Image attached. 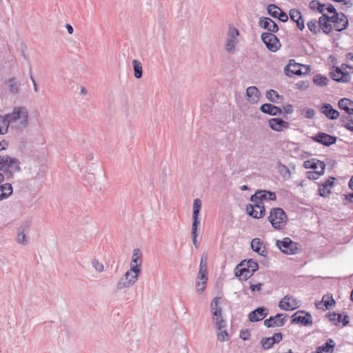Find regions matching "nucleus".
Masks as SVG:
<instances>
[{
    "mask_svg": "<svg viewBox=\"0 0 353 353\" xmlns=\"http://www.w3.org/2000/svg\"><path fill=\"white\" fill-rule=\"evenodd\" d=\"M7 127L14 130H23L28 127V111L26 107H14L12 112L6 114Z\"/></svg>",
    "mask_w": 353,
    "mask_h": 353,
    "instance_id": "obj_1",
    "label": "nucleus"
},
{
    "mask_svg": "<svg viewBox=\"0 0 353 353\" xmlns=\"http://www.w3.org/2000/svg\"><path fill=\"white\" fill-rule=\"evenodd\" d=\"M0 170L3 172L4 178L12 180L14 174L21 170L20 161L8 155H0Z\"/></svg>",
    "mask_w": 353,
    "mask_h": 353,
    "instance_id": "obj_2",
    "label": "nucleus"
},
{
    "mask_svg": "<svg viewBox=\"0 0 353 353\" xmlns=\"http://www.w3.org/2000/svg\"><path fill=\"white\" fill-rule=\"evenodd\" d=\"M239 35V30L232 24H230L225 43V49L228 53L234 54L237 52Z\"/></svg>",
    "mask_w": 353,
    "mask_h": 353,
    "instance_id": "obj_3",
    "label": "nucleus"
},
{
    "mask_svg": "<svg viewBox=\"0 0 353 353\" xmlns=\"http://www.w3.org/2000/svg\"><path fill=\"white\" fill-rule=\"evenodd\" d=\"M287 214L281 208H274L270 212L268 221L275 230H282L287 222Z\"/></svg>",
    "mask_w": 353,
    "mask_h": 353,
    "instance_id": "obj_4",
    "label": "nucleus"
},
{
    "mask_svg": "<svg viewBox=\"0 0 353 353\" xmlns=\"http://www.w3.org/2000/svg\"><path fill=\"white\" fill-rule=\"evenodd\" d=\"M140 273L135 266L128 270L117 284V289L121 290L131 288L137 281Z\"/></svg>",
    "mask_w": 353,
    "mask_h": 353,
    "instance_id": "obj_5",
    "label": "nucleus"
},
{
    "mask_svg": "<svg viewBox=\"0 0 353 353\" xmlns=\"http://www.w3.org/2000/svg\"><path fill=\"white\" fill-rule=\"evenodd\" d=\"M284 72L290 77L293 75L301 76L310 73V68L309 65L297 63L294 59H291L289 63L285 66Z\"/></svg>",
    "mask_w": 353,
    "mask_h": 353,
    "instance_id": "obj_6",
    "label": "nucleus"
},
{
    "mask_svg": "<svg viewBox=\"0 0 353 353\" xmlns=\"http://www.w3.org/2000/svg\"><path fill=\"white\" fill-rule=\"evenodd\" d=\"M276 247L284 254L293 255L299 252V244L293 241L289 237H285L282 240L276 241Z\"/></svg>",
    "mask_w": 353,
    "mask_h": 353,
    "instance_id": "obj_7",
    "label": "nucleus"
},
{
    "mask_svg": "<svg viewBox=\"0 0 353 353\" xmlns=\"http://www.w3.org/2000/svg\"><path fill=\"white\" fill-rule=\"evenodd\" d=\"M261 40L271 52H274L281 47L279 39L272 33H263L261 34Z\"/></svg>",
    "mask_w": 353,
    "mask_h": 353,
    "instance_id": "obj_8",
    "label": "nucleus"
},
{
    "mask_svg": "<svg viewBox=\"0 0 353 353\" xmlns=\"http://www.w3.org/2000/svg\"><path fill=\"white\" fill-rule=\"evenodd\" d=\"M292 317V323H293L301 324L304 326L312 325L313 323L311 314L305 310L297 311Z\"/></svg>",
    "mask_w": 353,
    "mask_h": 353,
    "instance_id": "obj_9",
    "label": "nucleus"
},
{
    "mask_svg": "<svg viewBox=\"0 0 353 353\" xmlns=\"http://www.w3.org/2000/svg\"><path fill=\"white\" fill-rule=\"evenodd\" d=\"M276 199V194L274 192L268 190H257L254 194L250 197L252 203L263 204L265 200L275 201Z\"/></svg>",
    "mask_w": 353,
    "mask_h": 353,
    "instance_id": "obj_10",
    "label": "nucleus"
},
{
    "mask_svg": "<svg viewBox=\"0 0 353 353\" xmlns=\"http://www.w3.org/2000/svg\"><path fill=\"white\" fill-rule=\"evenodd\" d=\"M254 204H248L245 210L247 214L254 218L261 219L264 216L265 214V209L263 204L253 203Z\"/></svg>",
    "mask_w": 353,
    "mask_h": 353,
    "instance_id": "obj_11",
    "label": "nucleus"
},
{
    "mask_svg": "<svg viewBox=\"0 0 353 353\" xmlns=\"http://www.w3.org/2000/svg\"><path fill=\"white\" fill-rule=\"evenodd\" d=\"M286 314H277L274 316H270L264 321V325L267 327H282L286 322Z\"/></svg>",
    "mask_w": 353,
    "mask_h": 353,
    "instance_id": "obj_12",
    "label": "nucleus"
},
{
    "mask_svg": "<svg viewBox=\"0 0 353 353\" xmlns=\"http://www.w3.org/2000/svg\"><path fill=\"white\" fill-rule=\"evenodd\" d=\"M311 139L317 143H319L325 146H330L336 142L337 138L336 137L330 135L325 132H319L316 135L312 136Z\"/></svg>",
    "mask_w": 353,
    "mask_h": 353,
    "instance_id": "obj_13",
    "label": "nucleus"
},
{
    "mask_svg": "<svg viewBox=\"0 0 353 353\" xmlns=\"http://www.w3.org/2000/svg\"><path fill=\"white\" fill-rule=\"evenodd\" d=\"M303 167L306 169L314 170V172H316V174H323L324 173L325 164L323 161L312 159L304 161Z\"/></svg>",
    "mask_w": 353,
    "mask_h": 353,
    "instance_id": "obj_14",
    "label": "nucleus"
},
{
    "mask_svg": "<svg viewBox=\"0 0 353 353\" xmlns=\"http://www.w3.org/2000/svg\"><path fill=\"white\" fill-rule=\"evenodd\" d=\"M330 75L332 79L337 82L348 83L351 80L350 74L338 67L330 73Z\"/></svg>",
    "mask_w": 353,
    "mask_h": 353,
    "instance_id": "obj_15",
    "label": "nucleus"
},
{
    "mask_svg": "<svg viewBox=\"0 0 353 353\" xmlns=\"http://www.w3.org/2000/svg\"><path fill=\"white\" fill-rule=\"evenodd\" d=\"M259 26L268 30L269 33H275L279 30V26L277 24L268 17H261L259 21Z\"/></svg>",
    "mask_w": 353,
    "mask_h": 353,
    "instance_id": "obj_16",
    "label": "nucleus"
},
{
    "mask_svg": "<svg viewBox=\"0 0 353 353\" xmlns=\"http://www.w3.org/2000/svg\"><path fill=\"white\" fill-rule=\"evenodd\" d=\"M4 180V175L0 173V183ZM13 192L12 186L10 183H6L0 185V201L8 198Z\"/></svg>",
    "mask_w": 353,
    "mask_h": 353,
    "instance_id": "obj_17",
    "label": "nucleus"
},
{
    "mask_svg": "<svg viewBox=\"0 0 353 353\" xmlns=\"http://www.w3.org/2000/svg\"><path fill=\"white\" fill-rule=\"evenodd\" d=\"M268 123L270 128L276 132H281L289 128V123L280 118L270 119Z\"/></svg>",
    "mask_w": 353,
    "mask_h": 353,
    "instance_id": "obj_18",
    "label": "nucleus"
},
{
    "mask_svg": "<svg viewBox=\"0 0 353 353\" xmlns=\"http://www.w3.org/2000/svg\"><path fill=\"white\" fill-rule=\"evenodd\" d=\"M267 311H268V310L266 307H257L256 309L252 311L249 314L248 318H249L250 321L258 322V321L263 319L268 315Z\"/></svg>",
    "mask_w": 353,
    "mask_h": 353,
    "instance_id": "obj_19",
    "label": "nucleus"
},
{
    "mask_svg": "<svg viewBox=\"0 0 353 353\" xmlns=\"http://www.w3.org/2000/svg\"><path fill=\"white\" fill-rule=\"evenodd\" d=\"M208 272V254H203L201 258L199 264V270L197 275V280H205L208 281L207 277Z\"/></svg>",
    "mask_w": 353,
    "mask_h": 353,
    "instance_id": "obj_20",
    "label": "nucleus"
},
{
    "mask_svg": "<svg viewBox=\"0 0 353 353\" xmlns=\"http://www.w3.org/2000/svg\"><path fill=\"white\" fill-rule=\"evenodd\" d=\"M289 15L292 21L296 23V27L303 30L305 28L304 19L301 12L297 9H291L289 12Z\"/></svg>",
    "mask_w": 353,
    "mask_h": 353,
    "instance_id": "obj_21",
    "label": "nucleus"
},
{
    "mask_svg": "<svg viewBox=\"0 0 353 353\" xmlns=\"http://www.w3.org/2000/svg\"><path fill=\"white\" fill-rule=\"evenodd\" d=\"M320 110L330 119H336L340 117L339 111L334 109L330 103H323Z\"/></svg>",
    "mask_w": 353,
    "mask_h": 353,
    "instance_id": "obj_22",
    "label": "nucleus"
},
{
    "mask_svg": "<svg viewBox=\"0 0 353 353\" xmlns=\"http://www.w3.org/2000/svg\"><path fill=\"white\" fill-rule=\"evenodd\" d=\"M251 248L253 251L262 256H265L267 250L263 241L259 238H254L251 241Z\"/></svg>",
    "mask_w": 353,
    "mask_h": 353,
    "instance_id": "obj_23",
    "label": "nucleus"
},
{
    "mask_svg": "<svg viewBox=\"0 0 353 353\" xmlns=\"http://www.w3.org/2000/svg\"><path fill=\"white\" fill-rule=\"evenodd\" d=\"M260 110L267 114L271 116L280 115L282 113V110L274 105L271 103H264L260 107Z\"/></svg>",
    "mask_w": 353,
    "mask_h": 353,
    "instance_id": "obj_24",
    "label": "nucleus"
},
{
    "mask_svg": "<svg viewBox=\"0 0 353 353\" xmlns=\"http://www.w3.org/2000/svg\"><path fill=\"white\" fill-rule=\"evenodd\" d=\"M251 270L247 266H240V263L237 265L235 269V276L239 277L240 280L246 281L253 274H251Z\"/></svg>",
    "mask_w": 353,
    "mask_h": 353,
    "instance_id": "obj_25",
    "label": "nucleus"
},
{
    "mask_svg": "<svg viewBox=\"0 0 353 353\" xmlns=\"http://www.w3.org/2000/svg\"><path fill=\"white\" fill-rule=\"evenodd\" d=\"M334 347V341L332 339H328L324 344L316 348V353H332Z\"/></svg>",
    "mask_w": 353,
    "mask_h": 353,
    "instance_id": "obj_26",
    "label": "nucleus"
},
{
    "mask_svg": "<svg viewBox=\"0 0 353 353\" xmlns=\"http://www.w3.org/2000/svg\"><path fill=\"white\" fill-rule=\"evenodd\" d=\"M319 23L320 31L322 30L325 34H328L333 30L332 25L327 21V14H323L319 18Z\"/></svg>",
    "mask_w": 353,
    "mask_h": 353,
    "instance_id": "obj_27",
    "label": "nucleus"
},
{
    "mask_svg": "<svg viewBox=\"0 0 353 353\" xmlns=\"http://www.w3.org/2000/svg\"><path fill=\"white\" fill-rule=\"evenodd\" d=\"M246 96L250 103H254L259 101L260 92L256 86H250L246 90Z\"/></svg>",
    "mask_w": 353,
    "mask_h": 353,
    "instance_id": "obj_28",
    "label": "nucleus"
},
{
    "mask_svg": "<svg viewBox=\"0 0 353 353\" xmlns=\"http://www.w3.org/2000/svg\"><path fill=\"white\" fill-rule=\"evenodd\" d=\"M348 25L347 17L344 13L341 12L339 20H336V23L332 27L336 31L341 32L345 30L348 27Z\"/></svg>",
    "mask_w": 353,
    "mask_h": 353,
    "instance_id": "obj_29",
    "label": "nucleus"
},
{
    "mask_svg": "<svg viewBox=\"0 0 353 353\" xmlns=\"http://www.w3.org/2000/svg\"><path fill=\"white\" fill-rule=\"evenodd\" d=\"M338 105L340 109L346 112L347 115L353 114V101L352 100L347 98L341 99L339 101Z\"/></svg>",
    "mask_w": 353,
    "mask_h": 353,
    "instance_id": "obj_30",
    "label": "nucleus"
},
{
    "mask_svg": "<svg viewBox=\"0 0 353 353\" xmlns=\"http://www.w3.org/2000/svg\"><path fill=\"white\" fill-rule=\"evenodd\" d=\"M141 256L142 254L139 249H134L133 251V255L132 257V261L130 262V268L132 269V267L135 266L136 268L139 271V273H141Z\"/></svg>",
    "mask_w": 353,
    "mask_h": 353,
    "instance_id": "obj_31",
    "label": "nucleus"
},
{
    "mask_svg": "<svg viewBox=\"0 0 353 353\" xmlns=\"http://www.w3.org/2000/svg\"><path fill=\"white\" fill-rule=\"evenodd\" d=\"M340 121L345 128L353 132V113L350 114V115H341L340 117Z\"/></svg>",
    "mask_w": 353,
    "mask_h": 353,
    "instance_id": "obj_32",
    "label": "nucleus"
},
{
    "mask_svg": "<svg viewBox=\"0 0 353 353\" xmlns=\"http://www.w3.org/2000/svg\"><path fill=\"white\" fill-rule=\"evenodd\" d=\"M212 322L217 330H221L227 327V322L223 319L222 312L216 314V316L212 315Z\"/></svg>",
    "mask_w": 353,
    "mask_h": 353,
    "instance_id": "obj_33",
    "label": "nucleus"
},
{
    "mask_svg": "<svg viewBox=\"0 0 353 353\" xmlns=\"http://www.w3.org/2000/svg\"><path fill=\"white\" fill-rule=\"evenodd\" d=\"M323 303L326 309H330V307L335 304V301L332 298V296L325 295L323 297V299L321 302H318L316 303V307L318 309L321 308V305Z\"/></svg>",
    "mask_w": 353,
    "mask_h": 353,
    "instance_id": "obj_34",
    "label": "nucleus"
},
{
    "mask_svg": "<svg viewBox=\"0 0 353 353\" xmlns=\"http://www.w3.org/2000/svg\"><path fill=\"white\" fill-rule=\"evenodd\" d=\"M133 70H134V75L137 79H140L143 76V67L141 61L134 59L132 62Z\"/></svg>",
    "mask_w": 353,
    "mask_h": 353,
    "instance_id": "obj_35",
    "label": "nucleus"
},
{
    "mask_svg": "<svg viewBox=\"0 0 353 353\" xmlns=\"http://www.w3.org/2000/svg\"><path fill=\"white\" fill-rule=\"evenodd\" d=\"M240 266H247L251 270V274H253L259 269V265L256 261L250 259L249 260H243L240 263Z\"/></svg>",
    "mask_w": 353,
    "mask_h": 353,
    "instance_id": "obj_36",
    "label": "nucleus"
},
{
    "mask_svg": "<svg viewBox=\"0 0 353 353\" xmlns=\"http://www.w3.org/2000/svg\"><path fill=\"white\" fill-rule=\"evenodd\" d=\"M7 85L9 88V92L12 94H17L19 92L20 83L17 82L15 78H10L7 81Z\"/></svg>",
    "mask_w": 353,
    "mask_h": 353,
    "instance_id": "obj_37",
    "label": "nucleus"
},
{
    "mask_svg": "<svg viewBox=\"0 0 353 353\" xmlns=\"http://www.w3.org/2000/svg\"><path fill=\"white\" fill-rule=\"evenodd\" d=\"M219 301L220 298L216 296L211 302L210 310L214 316H216V314L222 312V308L219 306Z\"/></svg>",
    "mask_w": 353,
    "mask_h": 353,
    "instance_id": "obj_38",
    "label": "nucleus"
},
{
    "mask_svg": "<svg viewBox=\"0 0 353 353\" xmlns=\"http://www.w3.org/2000/svg\"><path fill=\"white\" fill-rule=\"evenodd\" d=\"M266 98L271 102L277 103L279 100L282 99L283 97L279 95L277 91L274 90H270L266 92Z\"/></svg>",
    "mask_w": 353,
    "mask_h": 353,
    "instance_id": "obj_39",
    "label": "nucleus"
},
{
    "mask_svg": "<svg viewBox=\"0 0 353 353\" xmlns=\"http://www.w3.org/2000/svg\"><path fill=\"white\" fill-rule=\"evenodd\" d=\"M307 26L310 31L313 34H316L320 32L319 20L311 19L307 22Z\"/></svg>",
    "mask_w": 353,
    "mask_h": 353,
    "instance_id": "obj_40",
    "label": "nucleus"
},
{
    "mask_svg": "<svg viewBox=\"0 0 353 353\" xmlns=\"http://www.w3.org/2000/svg\"><path fill=\"white\" fill-rule=\"evenodd\" d=\"M328 81L329 80L326 77L323 76L320 74H316L313 77V81L314 84L321 87L326 85L327 84Z\"/></svg>",
    "mask_w": 353,
    "mask_h": 353,
    "instance_id": "obj_41",
    "label": "nucleus"
},
{
    "mask_svg": "<svg viewBox=\"0 0 353 353\" xmlns=\"http://www.w3.org/2000/svg\"><path fill=\"white\" fill-rule=\"evenodd\" d=\"M285 300L289 301L290 306L292 307V310H294L300 306V301L294 297L292 295H285Z\"/></svg>",
    "mask_w": 353,
    "mask_h": 353,
    "instance_id": "obj_42",
    "label": "nucleus"
},
{
    "mask_svg": "<svg viewBox=\"0 0 353 353\" xmlns=\"http://www.w3.org/2000/svg\"><path fill=\"white\" fill-rule=\"evenodd\" d=\"M17 241L18 243L23 245H26L27 243L26 236L23 227H20L17 230Z\"/></svg>",
    "mask_w": 353,
    "mask_h": 353,
    "instance_id": "obj_43",
    "label": "nucleus"
},
{
    "mask_svg": "<svg viewBox=\"0 0 353 353\" xmlns=\"http://www.w3.org/2000/svg\"><path fill=\"white\" fill-rule=\"evenodd\" d=\"M219 332H217V339L221 342H224L229 340V335L226 330V328H223L221 330H218Z\"/></svg>",
    "mask_w": 353,
    "mask_h": 353,
    "instance_id": "obj_44",
    "label": "nucleus"
},
{
    "mask_svg": "<svg viewBox=\"0 0 353 353\" xmlns=\"http://www.w3.org/2000/svg\"><path fill=\"white\" fill-rule=\"evenodd\" d=\"M261 343L263 349L269 350L273 347L274 343H272V337L263 338L261 341Z\"/></svg>",
    "mask_w": 353,
    "mask_h": 353,
    "instance_id": "obj_45",
    "label": "nucleus"
},
{
    "mask_svg": "<svg viewBox=\"0 0 353 353\" xmlns=\"http://www.w3.org/2000/svg\"><path fill=\"white\" fill-rule=\"evenodd\" d=\"M280 8L274 5V4H270L268 6V12L270 15H271L272 17L274 18H276L277 17V15L279 14V11Z\"/></svg>",
    "mask_w": 353,
    "mask_h": 353,
    "instance_id": "obj_46",
    "label": "nucleus"
},
{
    "mask_svg": "<svg viewBox=\"0 0 353 353\" xmlns=\"http://www.w3.org/2000/svg\"><path fill=\"white\" fill-rule=\"evenodd\" d=\"M7 121L6 120V115L2 117L0 115V134H4L8 132V127H7Z\"/></svg>",
    "mask_w": 353,
    "mask_h": 353,
    "instance_id": "obj_47",
    "label": "nucleus"
},
{
    "mask_svg": "<svg viewBox=\"0 0 353 353\" xmlns=\"http://www.w3.org/2000/svg\"><path fill=\"white\" fill-rule=\"evenodd\" d=\"M201 208V201L199 199H195L193 202L192 215L199 216Z\"/></svg>",
    "mask_w": 353,
    "mask_h": 353,
    "instance_id": "obj_48",
    "label": "nucleus"
},
{
    "mask_svg": "<svg viewBox=\"0 0 353 353\" xmlns=\"http://www.w3.org/2000/svg\"><path fill=\"white\" fill-rule=\"evenodd\" d=\"M279 307L283 310H292V307L290 306V302L289 301L285 300V296L279 303Z\"/></svg>",
    "mask_w": 353,
    "mask_h": 353,
    "instance_id": "obj_49",
    "label": "nucleus"
},
{
    "mask_svg": "<svg viewBox=\"0 0 353 353\" xmlns=\"http://www.w3.org/2000/svg\"><path fill=\"white\" fill-rule=\"evenodd\" d=\"M207 281H205V280H197L196 281V292L199 294H201L204 291Z\"/></svg>",
    "mask_w": 353,
    "mask_h": 353,
    "instance_id": "obj_50",
    "label": "nucleus"
},
{
    "mask_svg": "<svg viewBox=\"0 0 353 353\" xmlns=\"http://www.w3.org/2000/svg\"><path fill=\"white\" fill-rule=\"evenodd\" d=\"M319 194L322 197H326L330 194V190L327 186L321 183L319 188Z\"/></svg>",
    "mask_w": 353,
    "mask_h": 353,
    "instance_id": "obj_51",
    "label": "nucleus"
},
{
    "mask_svg": "<svg viewBox=\"0 0 353 353\" xmlns=\"http://www.w3.org/2000/svg\"><path fill=\"white\" fill-rule=\"evenodd\" d=\"M92 267L99 272H101L104 270L103 265L100 263L97 259H94L92 260Z\"/></svg>",
    "mask_w": 353,
    "mask_h": 353,
    "instance_id": "obj_52",
    "label": "nucleus"
},
{
    "mask_svg": "<svg viewBox=\"0 0 353 353\" xmlns=\"http://www.w3.org/2000/svg\"><path fill=\"white\" fill-rule=\"evenodd\" d=\"M279 172L283 176H288V177L291 176V172L290 169L285 165H280L279 166Z\"/></svg>",
    "mask_w": 353,
    "mask_h": 353,
    "instance_id": "obj_53",
    "label": "nucleus"
},
{
    "mask_svg": "<svg viewBox=\"0 0 353 353\" xmlns=\"http://www.w3.org/2000/svg\"><path fill=\"white\" fill-rule=\"evenodd\" d=\"M193 223L192 225V232L197 233L198 226L200 225V221L198 216L192 215Z\"/></svg>",
    "mask_w": 353,
    "mask_h": 353,
    "instance_id": "obj_54",
    "label": "nucleus"
},
{
    "mask_svg": "<svg viewBox=\"0 0 353 353\" xmlns=\"http://www.w3.org/2000/svg\"><path fill=\"white\" fill-rule=\"evenodd\" d=\"M250 332L248 330H241L239 336L243 341H248L250 338Z\"/></svg>",
    "mask_w": 353,
    "mask_h": 353,
    "instance_id": "obj_55",
    "label": "nucleus"
},
{
    "mask_svg": "<svg viewBox=\"0 0 353 353\" xmlns=\"http://www.w3.org/2000/svg\"><path fill=\"white\" fill-rule=\"evenodd\" d=\"M276 18H278L282 22H286L288 20V14L281 9L279 10V12Z\"/></svg>",
    "mask_w": 353,
    "mask_h": 353,
    "instance_id": "obj_56",
    "label": "nucleus"
},
{
    "mask_svg": "<svg viewBox=\"0 0 353 353\" xmlns=\"http://www.w3.org/2000/svg\"><path fill=\"white\" fill-rule=\"evenodd\" d=\"M336 179L335 177H330L328 179H327L324 183H323V185H325L327 186V188H332L334 185V181H336Z\"/></svg>",
    "mask_w": 353,
    "mask_h": 353,
    "instance_id": "obj_57",
    "label": "nucleus"
},
{
    "mask_svg": "<svg viewBox=\"0 0 353 353\" xmlns=\"http://www.w3.org/2000/svg\"><path fill=\"white\" fill-rule=\"evenodd\" d=\"M340 16H341V13L340 14L335 13V14H333V15L331 17H329L327 15V19L330 23L332 24V23L334 25L336 22V20H339V17H340Z\"/></svg>",
    "mask_w": 353,
    "mask_h": 353,
    "instance_id": "obj_58",
    "label": "nucleus"
},
{
    "mask_svg": "<svg viewBox=\"0 0 353 353\" xmlns=\"http://www.w3.org/2000/svg\"><path fill=\"white\" fill-rule=\"evenodd\" d=\"M271 337L272 339V343H279L283 339V334L281 332H277Z\"/></svg>",
    "mask_w": 353,
    "mask_h": 353,
    "instance_id": "obj_59",
    "label": "nucleus"
},
{
    "mask_svg": "<svg viewBox=\"0 0 353 353\" xmlns=\"http://www.w3.org/2000/svg\"><path fill=\"white\" fill-rule=\"evenodd\" d=\"M319 1L317 0H312L309 3V7L311 10L318 11L319 8Z\"/></svg>",
    "mask_w": 353,
    "mask_h": 353,
    "instance_id": "obj_60",
    "label": "nucleus"
},
{
    "mask_svg": "<svg viewBox=\"0 0 353 353\" xmlns=\"http://www.w3.org/2000/svg\"><path fill=\"white\" fill-rule=\"evenodd\" d=\"M315 115V111L312 108H309L305 111V117L307 119H312Z\"/></svg>",
    "mask_w": 353,
    "mask_h": 353,
    "instance_id": "obj_61",
    "label": "nucleus"
},
{
    "mask_svg": "<svg viewBox=\"0 0 353 353\" xmlns=\"http://www.w3.org/2000/svg\"><path fill=\"white\" fill-rule=\"evenodd\" d=\"M285 114H292L294 111L293 106L291 104H288L283 106Z\"/></svg>",
    "mask_w": 353,
    "mask_h": 353,
    "instance_id": "obj_62",
    "label": "nucleus"
},
{
    "mask_svg": "<svg viewBox=\"0 0 353 353\" xmlns=\"http://www.w3.org/2000/svg\"><path fill=\"white\" fill-rule=\"evenodd\" d=\"M321 174H316V172H308L307 177L310 179H317Z\"/></svg>",
    "mask_w": 353,
    "mask_h": 353,
    "instance_id": "obj_63",
    "label": "nucleus"
},
{
    "mask_svg": "<svg viewBox=\"0 0 353 353\" xmlns=\"http://www.w3.org/2000/svg\"><path fill=\"white\" fill-rule=\"evenodd\" d=\"M326 10L330 14H333L338 13L336 8L332 4H328V6L326 7Z\"/></svg>",
    "mask_w": 353,
    "mask_h": 353,
    "instance_id": "obj_64",
    "label": "nucleus"
}]
</instances>
